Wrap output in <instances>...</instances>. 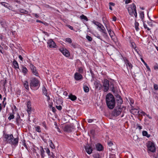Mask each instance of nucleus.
Masks as SVG:
<instances>
[{
    "mask_svg": "<svg viewBox=\"0 0 158 158\" xmlns=\"http://www.w3.org/2000/svg\"><path fill=\"white\" fill-rule=\"evenodd\" d=\"M92 23L98 27L97 28L99 29V31L101 32L102 33L106 30L104 26L99 22L93 20L92 21Z\"/></svg>",
    "mask_w": 158,
    "mask_h": 158,
    "instance_id": "nucleus-6",
    "label": "nucleus"
},
{
    "mask_svg": "<svg viewBox=\"0 0 158 158\" xmlns=\"http://www.w3.org/2000/svg\"><path fill=\"white\" fill-rule=\"evenodd\" d=\"M74 128L73 126L71 125H67L65 126L63 130L65 131L71 132Z\"/></svg>",
    "mask_w": 158,
    "mask_h": 158,
    "instance_id": "nucleus-14",
    "label": "nucleus"
},
{
    "mask_svg": "<svg viewBox=\"0 0 158 158\" xmlns=\"http://www.w3.org/2000/svg\"><path fill=\"white\" fill-rule=\"evenodd\" d=\"M102 33H103V35L104 37L106 38V37H107L108 34H107V33L106 32V30H105V31L103 32Z\"/></svg>",
    "mask_w": 158,
    "mask_h": 158,
    "instance_id": "nucleus-38",
    "label": "nucleus"
},
{
    "mask_svg": "<svg viewBox=\"0 0 158 158\" xmlns=\"http://www.w3.org/2000/svg\"><path fill=\"white\" fill-rule=\"evenodd\" d=\"M14 117L15 116L13 114H11L8 117V119L9 120H10L11 119H13L14 118Z\"/></svg>",
    "mask_w": 158,
    "mask_h": 158,
    "instance_id": "nucleus-35",
    "label": "nucleus"
},
{
    "mask_svg": "<svg viewBox=\"0 0 158 158\" xmlns=\"http://www.w3.org/2000/svg\"><path fill=\"white\" fill-rule=\"evenodd\" d=\"M42 125L45 128H46V123L45 121H44L42 123Z\"/></svg>",
    "mask_w": 158,
    "mask_h": 158,
    "instance_id": "nucleus-46",
    "label": "nucleus"
},
{
    "mask_svg": "<svg viewBox=\"0 0 158 158\" xmlns=\"http://www.w3.org/2000/svg\"><path fill=\"white\" fill-rule=\"evenodd\" d=\"M57 128V131L60 133H61V131H60V129L58 127Z\"/></svg>",
    "mask_w": 158,
    "mask_h": 158,
    "instance_id": "nucleus-63",
    "label": "nucleus"
},
{
    "mask_svg": "<svg viewBox=\"0 0 158 158\" xmlns=\"http://www.w3.org/2000/svg\"><path fill=\"white\" fill-rule=\"evenodd\" d=\"M23 84L25 89L27 90H28L29 88L28 82L26 81H24L23 82Z\"/></svg>",
    "mask_w": 158,
    "mask_h": 158,
    "instance_id": "nucleus-22",
    "label": "nucleus"
},
{
    "mask_svg": "<svg viewBox=\"0 0 158 158\" xmlns=\"http://www.w3.org/2000/svg\"><path fill=\"white\" fill-rule=\"evenodd\" d=\"M28 70L27 68L25 66H23L22 67V72L24 74L27 73Z\"/></svg>",
    "mask_w": 158,
    "mask_h": 158,
    "instance_id": "nucleus-24",
    "label": "nucleus"
},
{
    "mask_svg": "<svg viewBox=\"0 0 158 158\" xmlns=\"http://www.w3.org/2000/svg\"><path fill=\"white\" fill-rule=\"evenodd\" d=\"M146 116L149 119H152V118L151 116H150L149 114H146Z\"/></svg>",
    "mask_w": 158,
    "mask_h": 158,
    "instance_id": "nucleus-56",
    "label": "nucleus"
},
{
    "mask_svg": "<svg viewBox=\"0 0 158 158\" xmlns=\"http://www.w3.org/2000/svg\"><path fill=\"white\" fill-rule=\"evenodd\" d=\"M3 137L4 139V140L7 143H9L11 145L15 146L18 145L19 141L18 138H14L13 135L12 134L4 133Z\"/></svg>",
    "mask_w": 158,
    "mask_h": 158,
    "instance_id": "nucleus-1",
    "label": "nucleus"
},
{
    "mask_svg": "<svg viewBox=\"0 0 158 158\" xmlns=\"http://www.w3.org/2000/svg\"><path fill=\"white\" fill-rule=\"evenodd\" d=\"M146 67L148 70H149V71L150 70V68L149 67L148 65L146 66Z\"/></svg>",
    "mask_w": 158,
    "mask_h": 158,
    "instance_id": "nucleus-57",
    "label": "nucleus"
},
{
    "mask_svg": "<svg viewBox=\"0 0 158 158\" xmlns=\"http://www.w3.org/2000/svg\"><path fill=\"white\" fill-rule=\"evenodd\" d=\"M85 149L86 152L89 154H91L93 150L92 148L89 145H87L85 147Z\"/></svg>",
    "mask_w": 158,
    "mask_h": 158,
    "instance_id": "nucleus-15",
    "label": "nucleus"
},
{
    "mask_svg": "<svg viewBox=\"0 0 158 158\" xmlns=\"http://www.w3.org/2000/svg\"><path fill=\"white\" fill-rule=\"evenodd\" d=\"M0 52L2 54L3 53L4 50L2 47L0 45Z\"/></svg>",
    "mask_w": 158,
    "mask_h": 158,
    "instance_id": "nucleus-44",
    "label": "nucleus"
},
{
    "mask_svg": "<svg viewBox=\"0 0 158 158\" xmlns=\"http://www.w3.org/2000/svg\"><path fill=\"white\" fill-rule=\"evenodd\" d=\"M131 45L132 47L134 49H135L136 47L135 46V44L134 42H132L131 43Z\"/></svg>",
    "mask_w": 158,
    "mask_h": 158,
    "instance_id": "nucleus-40",
    "label": "nucleus"
},
{
    "mask_svg": "<svg viewBox=\"0 0 158 158\" xmlns=\"http://www.w3.org/2000/svg\"><path fill=\"white\" fill-rule=\"evenodd\" d=\"M34 15L36 18H38L39 17L38 15L36 14H34Z\"/></svg>",
    "mask_w": 158,
    "mask_h": 158,
    "instance_id": "nucleus-55",
    "label": "nucleus"
},
{
    "mask_svg": "<svg viewBox=\"0 0 158 158\" xmlns=\"http://www.w3.org/2000/svg\"><path fill=\"white\" fill-rule=\"evenodd\" d=\"M69 97L70 99L73 101L75 100L77 98V97L75 95H73L72 94H70L69 95Z\"/></svg>",
    "mask_w": 158,
    "mask_h": 158,
    "instance_id": "nucleus-21",
    "label": "nucleus"
},
{
    "mask_svg": "<svg viewBox=\"0 0 158 158\" xmlns=\"http://www.w3.org/2000/svg\"><path fill=\"white\" fill-rule=\"evenodd\" d=\"M59 50L62 54L66 57H69L70 56V53L68 50L64 48H60Z\"/></svg>",
    "mask_w": 158,
    "mask_h": 158,
    "instance_id": "nucleus-9",
    "label": "nucleus"
},
{
    "mask_svg": "<svg viewBox=\"0 0 158 158\" xmlns=\"http://www.w3.org/2000/svg\"><path fill=\"white\" fill-rule=\"evenodd\" d=\"M13 65L14 67L16 70H18V69H19V64L18 62L16 60H14L13 61Z\"/></svg>",
    "mask_w": 158,
    "mask_h": 158,
    "instance_id": "nucleus-19",
    "label": "nucleus"
},
{
    "mask_svg": "<svg viewBox=\"0 0 158 158\" xmlns=\"http://www.w3.org/2000/svg\"><path fill=\"white\" fill-rule=\"evenodd\" d=\"M2 109V104H0V112L1 111Z\"/></svg>",
    "mask_w": 158,
    "mask_h": 158,
    "instance_id": "nucleus-59",
    "label": "nucleus"
},
{
    "mask_svg": "<svg viewBox=\"0 0 158 158\" xmlns=\"http://www.w3.org/2000/svg\"><path fill=\"white\" fill-rule=\"evenodd\" d=\"M65 41L67 42L70 44H71L72 42V41L70 38H67L65 39Z\"/></svg>",
    "mask_w": 158,
    "mask_h": 158,
    "instance_id": "nucleus-34",
    "label": "nucleus"
},
{
    "mask_svg": "<svg viewBox=\"0 0 158 158\" xmlns=\"http://www.w3.org/2000/svg\"><path fill=\"white\" fill-rule=\"evenodd\" d=\"M126 8L127 10L129 15L131 16H134L136 18H137V14L136 10V6L134 3H132L131 4L127 5Z\"/></svg>",
    "mask_w": 158,
    "mask_h": 158,
    "instance_id": "nucleus-3",
    "label": "nucleus"
},
{
    "mask_svg": "<svg viewBox=\"0 0 158 158\" xmlns=\"http://www.w3.org/2000/svg\"><path fill=\"white\" fill-rule=\"evenodd\" d=\"M47 47L49 48H57V46L56 43L53 41L52 39H50L48 40L47 42Z\"/></svg>",
    "mask_w": 158,
    "mask_h": 158,
    "instance_id": "nucleus-8",
    "label": "nucleus"
},
{
    "mask_svg": "<svg viewBox=\"0 0 158 158\" xmlns=\"http://www.w3.org/2000/svg\"><path fill=\"white\" fill-rule=\"evenodd\" d=\"M142 135L143 136H145L148 138H149L150 136V135L148 134L146 131H144L142 132Z\"/></svg>",
    "mask_w": 158,
    "mask_h": 158,
    "instance_id": "nucleus-25",
    "label": "nucleus"
},
{
    "mask_svg": "<svg viewBox=\"0 0 158 158\" xmlns=\"http://www.w3.org/2000/svg\"><path fill=\"white\" fill-rule=\"evenodd\" d=\"M106 27L111 39L114 41L115 37L114 31H113L110 28H109L107 27Z\"/></svg>",
    "mask_w": 158,
    "mask_h": 158,
    "instance_id": "nucleus-11",
    "label": "nucleus"
},
{
    "mask_svg": "<svg viewBox=\"0 0 158 158\" xmlns=\"http://www.w3.org/2000/svg\"><path fill=\"white\" fill-rule=\"evenodd\" d=\"M16 94L17 95H19L21 94V90L18 89H16Z\"/></svg>",
    "mask_w": 158,
    "mask_h": 158,
    "instance_id": "nucleus-36",
    "label": "nucleus"
},
{
    "mask_svg": "<svg viewBox=\"0 0 158 158\" xmlns=\"http://www.w3.org/2000/svg\"><path fill=\"white\" fill-rule=\"evenodd\" d=\"M27 111L28 114H31V112L33 110V108L31 107V102L28 101L27 103Z\"/></svg>",
    "mask_w": 158,
    "mask_h": 158,
    "instance_id": "nucleus-12",
    "label": "nucleus"
},
{
    "mask_svg": "<svg viewBox=\"0 0 158 158\" xmlns=\"http://www.w3.org/2000/svg\"><path fill=\"white\" fill-rule=\"evenodd\" d=\"M109 9L111 10H112V8L111 6H109Z\"/></svg>",
    "mask_w": 158,
    "mask_h": 158,
    "instance_id": "nucleus-64",
    "label": "nucleus"
},
{
    "mask_svg": "<svg viewBox=\"0 0 158 158\" xmlns=\"http://www.w3.org/2000/svg\"><path fill=\"white\" fill-rule=\"evenodd\" d=\"M86 39L89 41H91L92 40V39L91 37L88 35H87L86 36Z\"/></svg>",
    "mask_w": 158,
    "mask_h": 158,
    "instance_id": "nucleus-37",
    "label": "nucleus"
},
{
    "mask_svg": "<svg viewBox=\"0 0 158 158\" xmlns=\"http://www.w3.org/2000/svg\"><path fill=\"white\" fill-rule=\"evenodd\" d=\"M83 89L84 91L85 92L87 93L89 91V89L87 86L84 85L83 86Z\"/></svg>",
    "mask_w": 158,
    "mask_h": 158,
    "instance_id": "nucleus-29",
    "label": "nucleus"
},
{
    "mask_svg": "<svg viewBox=\"0 0 158 158\" xmlns=\"http://www.w3.org/2000/svg\"><path fill=\"white\" fill-rule=\"evenodd\" d=\"M56 107L58 110H61L62 109V106L60 105L56 106Z\"/></svg>",
    "mask_w": 158,
    "mask_h": 158,
    "instance_id": "nucleus-43",
    "label": "nucleus"
},
{
    "mask_svg": "<svg viewBox=\"0 0 158 158\" xmlns=\"http://www.w3.org/2000/svg\"><path fill=\"white\" fill-rule=\"evenodd\" d=\"M139 14L140 19L142 20H143L144 17V15L143 12V11H140Z\"/></svg>",
    "mask_w": 158,
    "mask_h": 158,
    "instance_id": "nucleus-27",
    "label": "nucleus"
},
{
    "mask_svg": "<svg viewBox=\"0 0 158 158\" xmlns=\"http://www.w3.org/2000/svg\"><path fill=\"white\" fill-rule=\"evenodd\" d=\"M40 82L36 78L32 79L31 81L30 86L31 88L33 87H38L40 86Z\"/></svg>",
    "mask_w": 158,
    "mask_h": 158,
    "instance_id": "nucleus-7",
    "label": "nucleus"
},
{
    "mask_svg": "<svg viewBox=\"0 0 158 158\" xmlns=\"http://www.w3.org/2000/svg\"><path fill=\"white\" fill-rule=\"evenodd\" d=\"M94 158H100V156L98 155H97Z\"/></svg>",
    "mask_w": 158,
    "mask_h": 158,
    "instance_id": "nucleus-61",
    "label": "nucleus"
},
{
    "mask_svg": "<svg viewBox=\"0 0 158 158\" xmlns=\"http://www.w3.org/2000/svg\"><path fill=\"white\" fill-rule=\"evenodd\" d=\"M140 112L143 115V116L146 115V114H147L145 112L142 111H140Z\"/></svg>",
    "mask_w": 158,
    "mask_h": 158,
    "instance_id": "nucleus-50",
    "label": "nucleus"
},
{
    "mask_svg": "<svg viewBox=\"0 0 158 158\" xmlns=\"http://www.w3.org/2000/svg\"><path fill=\"white\" fill-rule=\"evenodd\" d=\"M80 18L81 19H83L86 21H87L88 20V19L87 18V17L83 15H82L80 17Z\"/></svg>",
    "mask_w": 158,
    "mask_h": 158,
    "instance_id": "nucleus-31",
    "label": "nucleus"
},
{
    "mask_svg": "<svg viewBox=\"0 0 158 158\" xmlns=\"http://www.w3.org/2000/svg\"><path fill=\"white\" fill-rule=\"evenodd\" d=\"M126 109L125 107L123 106L116 107L113 112V115L117 116L119 115L121 113L124 111Z\"/></svg>",
    "mask_w": 158,
    "mask_h": 158,
    "instance_id": "nucleus-4",
    "label": "nucleus"
},
{
    "mask_svg": "<svg viewBox=\"0 0 158 158\" xmlns=\"http://www.w3.org/2000/svg\"><path fill=\"white\" fill-rule=\"evenodd\" d=\"M125 64L127 67H128L130 69H132V65L128 60H126L125 61Z\"/></svg>",
    "mask_w": 158,
    "mask_h": 158,
    "instance_id": "nucleus-20",
    "label": "nucleus"
},
{
    "mask_svg": "<svg viewBox=\"0 0 158 158\" xmlns=\"http://www.w3.org/2000/svg\"><path fill=\"white\" fill-rule=\"evenodd\" d=\"M78 72L80 73H82L83 72V70L82 68L80 67L78 68Z\"/></svg>",
    "mask_w": 158,
    "mask_h": 158,
    "instance_id": "nucleus-42",
    "label": "nucleus"
},
{
    "mask_svg": "<svg viewBox=\"0 0 158 158\" xmlns=\"http://www.w3.org/2000/svg\"><path fill=\"white\" fill-rule=\"evenodd\" d=\"M109 5L110 6H114L115 5V4L114 3L112 2H110L109 3Z\"/></svg>",
    "mask_w": 158,
    "mask_h": 158,
    "instance_id": "nucleus-52",
    "label": "nucleus"
},
{
    "mask_svg": "<svg viewBox=\"0 0 158 158\" xmlns=\"http://www.w3.org/2000/svg\"><path fill=\"white\" fill-rule=\"evenodd\" d=\"M116 20V18L115 17H114L113 18V20L114 21H115Z\"/></svg>",
    "mask_w": 158,
    "mask_h": 158,
    "instance_id": "nucleus-58",
    "label": "nucleus"
},
{
    "mask_svg": "<svg viewBox=\"0 0 158 158\" xmlns=\"http://www.w3.org/2000/svg\"><path fill=\"white\" fill-rule=\"evenodd\" d=\"M147 147L148 151L152 152L156 151V147L154 143L152 141H149L147 143Z\"/></svg>",
    "mask_w": 158,
    "mask_h": 158,
    "instance_id": "nucleus-5",
    "label": "nucleus"
},
{
    "mask_svg": "<svg viewBox=\"0 0 158 158\" xmlns=\"http://www.w3.org/2000/svg\"><path fill=\"white\" fill-rule=\"evenodd\" d=\"M1 4L3 6L9 9V8L11 7V6H10L9 4L5 2H2Z\"/></svg>",
    "mask_w": 158,
    "mask_h": 158,
    "instance_id": "nucleus-23",
    "label": "nucleus"
},
{
    "mask_svg": "<svg viewBox=\"0 0 158 158\" xmlns=\"http://www.w3.org/2000/svg\"><path fill=\"white\" fill-rule=\"evenodd\" d=\"M30 68L32 71V73L34 75L38 76V72L36 69V67L32 64H31L30 66Z\"/></svg>",
    "mask_w": 158,
    "mask_h": 158,
    "instance_id": "nucleus-13",
    "label": "nucleus"
},
{
    "mask_svg": "<svg viewBox=\"0 0 158 158\" xmlns=\"http://www.w3.org/2000/svg\"><path fill=\"white\" fill-rule=\"evenodd\" d=\"M143 27L145 29H147V30L149 31L150 28L147 27V25L145 23H143Z\"/></svg>",
    "mask_w": 158,
    "mask_h": 158,
    "instance_id": "nucleus-39",
    "label": "nucleus"
},
{
    "mask_svg": "<svg viewBox=\"0 0 158 158\" xmlns=\"http://www.w3.org/2000/svg\"><path fill=\"white\" fill-rule=\"evenodd\" d=\"M93 120L91 119H89L87 120V122L89 123H91L93 121Z\"/></svg>",
    "mask_w": 158,
    "mask_h": 158,
    "instance_id": "nucleus-49",
    "label": "nucleus"
},
{
    "mask_svg": "<svg viewBox=\"0 0 158 158\" xmlns=\"http://www.w3.org/2000/svg\"><path fill=\"white\" fill-rule=\"evenodd\" d=\"M130 112L134 115H138L139 114V111L137 109H132L130 110Z\"/></svg>",
    "mask_w": 158,
    "mask_h": 158,
    "instance_id": "nucleus-18",
    "label": "nucleus"
},
{
    "mask_svg": "<svg viewBox=\"0 0 158 158\" xmlns=\"http://www.w3.org/2000/svg\"><path fill=\"white\" fill-rule=\"evenodd\" d=\"M74 78L77 81L82 79L83 78L81 75L78 73H76L74 74Z\"/></svg>",
    "mask_w": 158,
    "mask_h": 158,
    "instance_id": "nucleus-16",
    "label": "nucleus"
},
{
    "mask_svg": "<svg viewBox=\"0 0 158 158\" xmlns=\"http://www.w3.org/2000/svg\"><path fill=\"white\" fill-rule=\"evenodd\" d=\"M35 131L39 133L41 132V128L40 126H35Z\"/></svg>",
    "mask_w": 158,
    "mask_h": 158,
    "instance_id": "nucleus-26",
    "label": "nucleus"
},
{
    "mask_svg": "<svg viewBox=\"0 0 158 158\" xmlns=\"http://www.w3.org/2000/svg\"><path fill=\"white\" fill-rule=\"evenodd\" d=\"M69 28L70 29H71V30H73V27H72V26H69Z\"/></svg>",
    "mask_w": 158,
    "mask_h": 158,
    "instance_id": "nucleus-62",
    "label": "nucleus"
},
{
    "mask_svg": "<svg viewBox=\"0 0 158 158\" xmlns=\"http://www.w3.org/2000/svg\"><path fill=\"white\" fill-rule=\"evenodd\" d=\"M42 90H43V93L46 96L48 97V96H47L48 93L47 92V90L46 89V88L44 86L43 87Z\"/></svg>",
    "mask_w": 158,
    "mask_h": 158,
    "instance_id": "nucleus-28",
    "label": "nucleus"
},
{
    "mask_svg": "<svg viewBox=\"0 0 158 158\" xmlns=\"http://www.w3.org/2000/svg\"><path fill=\"white\" fill-rule=\"evenodd\" d=\"M137 128H138L139 130H140L141 129H142V127L141 126H139V125L137 124Z\"/></svg>",
    "mask_w": 158,
    "mask_h": 158,
    "instance_id": "nucleus-48",
    "label": "nucleus"
},
{
    "mask_svg": "<svg viewBox=\"0 0 158 158\" xmlns=\"http://www.w3.org/2000/svg\"><path fill=\"white\" fill-rule=\"evenodd\" d=\"M154 88L155 90H158V85L155 84L154 85Z\"/></svg>",
    "mask_w": 158,
    "mask_h": 158,
    "instance_id": "nucleus-45",
    "label": "nucleus"
},
{
    "mask_svg": "<svg viewBox=\"0 0 158 158\" xmlns=\"http://www.w3.org/2000/svg\"><path fill=\"white\" fill-rule=\"evenodd\" d=\"M19 57L21 60L22 61H23V58L21 55H19Z\"/></svg>",
    "mask_w": 158,
    "mask_h": 158,
    "instance_id": "nucleus-51",
    "label": "nucleus"
},
{
    "mask_svg": "<svg viewBox=\"0 0 158 158\" xmlns=\"http://www.w3.org/2000/svg\"><path fill=\"white\" fill-rule=\"evenodd\" d=\"M132 2L131 0H126L125 2V3L126 4H127L130 3Z\"/></svg>",
    "mask_w": 158,
    "mask_h": 158,
    "instance_id": "nucleus-47",
    "label": "nucleus"
},
{
    "mask_svg": "<svg viewBox=\"0 0 158 158\" xmlns=\"http://www.w3.org/2000/svg\"><path fill=\"white\" fill-rule=\"evenodd\" d=\"M96 36L98 39H100L101 40H102L101 39V36L99 35L98 34Z\"/></svg>",
    "mask_w": 158,
    "mask_h": 158,
    "instance_id": "nucleus-54",
    "label": "nucleus"
},
{
    "mask_svg": "<svg viewBox=\"0 0 158 158\" xmlns=\"http://www.w3.org/2000/svg\"><path fill=\"white\" fill-rule=\"evenodd\" d=\"M106 100L108 107L110 109H113L114 107L115 103L113 96L110 94H108L106 96Z\"/></svg>",
    "mask_w": 158,
    "mask_h": 158,
    "instance_id": "nucleus-2",
    "label": "nucleus"
},
{
    "mask_svg": "<svg viewBox=\"0 0 158 158\" xmlns=\"http://www.w3.org/2000/svg\"><path fill=\"white\" fill-rule=\"evenodd\" d=\"M102 87V85L100 83H97L96 85V87L97 88H98L99 89H101Z\"/></svg>",
    "mask_w": 158,
    "mask_h": 158,
    "instance_id": "nucleus-32",
    "label": "nucleus"
},
{
    "mask_svg": "<svg viewBox=\"0 0 158 158\" xmlns=\"http://www.w3.org/2000/svg\"><path fill=\"white\" fill-rule=\"evenodd\" d=\"M49 141L50 142V144H49L50 147L52 149H53L55 148V147L54 145L52 140H49Z\"/></svg>",
    "mask_w": 158,
    "mask_h": 158,
    "instance_id": "nucleus-30",
    "label": "nucleus"
},
{
    "mask_svg": "<svg viewBox=\"0 0 158 158\" xmlns=\"http://www.w3.org/2000/svg\"><path fill=\"white\" fill-rule=\"evenodd\" d=\"M135 27L136 31H138L139 30V24L137 22H135Z\"/></svg>",
    "mask_w": 158,
    "mask_h": 158,
    "instance_id": "nucleus-33",
    "label": "nucleus"
},
{
    "mask_svg": "<svg viewBox=\"0 0 158 158\" xmlns=\"http://www.w3.org/2000/svg\"><path fill=\"white\" fill-rule=\"evenodd\" d=\"M95 146L97 150L98 151H102L103 148L102 146L100 143H97L96 144Z\"/></svg>",
    "mask_w": 158,
    "mask_h": 158,
    "instance_id": "nucleus-17",
    "label": "nucleus"
},
{
    "mask_svg": "<svg viewBox=\"0 0 158 158\" xmlns=\"http://www.w3.org/2000/svg\"><path fill=\"white\" fill-rule=\"evenodd\" d=\"M135 51L137 52L138 54H139V51L137 49H136V48L135 49H134Z\"/></svg>",
    "mask_w": 158,
    "mask_h": 158,
    "instance_id": "nucleus-60",
    "label": "nucleus"
},
{
    "mask_svg": "<svg viewBox=\"0 0 158 158\" xmlns=\"http://www.w3.org/2000/svg\"><path fill=\"white\" fill-rule=\"evenodd\" d=\"M46 150V153L48 154V155H50V151L49 149L48 148H46L45 149Z\"/></svg>",
    "mask_w": 158,
    "mask_h": 158,
    "instance_id": "nucleus-41",
    "label": "nucleus"
},
{
    "mask_svg": "<svg viewBox=\"0 0 158 158\" xmlns=\"http://www.w3.org/2000/svg\"><path fill=\"white\" fill-rule=\"evenodd\" d=\"M109 81L107 79H104L103 82V86L104 87L103 90L106 92L109 89Z\"/></svg>",
    "mask_w": 158,
    "mask_h": 158,
    "instance_id": "nucleus-10",
    "label": "nucleus"
},
{
    "mask_svg": "<svg viewBox=\"0 0 158 158\" xmlns=\"http://www.w3.org/2000/svg\"><path fill=\"white\" fill-rule=\"evenodd\" d=\"M2 104H3V106L4 108L5 107L6 105V102H4V101H3Z\"/></svg>",
    "mask_w": 158,
    "mask_h": 158,
    "instance_id": "nucleus-53",
    "label": "nucleus"
}]
</instances>
